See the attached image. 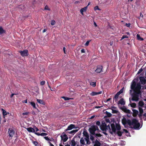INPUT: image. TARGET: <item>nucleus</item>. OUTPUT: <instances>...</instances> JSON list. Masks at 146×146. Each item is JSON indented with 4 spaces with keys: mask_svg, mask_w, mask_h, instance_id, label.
Segmentation results:
<instances>
[{
    "mask_svg": "<svg viewBox=\"0 0 146 146\" xmlns=\"http://www.w3.org/2000/svg\"><path fill=\"white\" fill-rule=\"evenodd\" d=\"M141 87L142 86L139 83L136 84V82L133 80L131 85V88L134 91L135 94H136L138 95L141 94Z\"/></svg>",
    "mask_w": 146,
    "mask_h": 146,
    "instance_id": "nucleus-1",
    "label": "nucleus"
},
{
    "mask_svg": "<svg viewBox=\"0 0 146 146\" xmlns=\"http://www.w3.org/2000/svg\"><path fill=\"white\" fill-rule=\"evenodd\" d=\"M97 131L98 132L100 130L98 127L94 125H91V127L89 129V131L90 133L93 135H94L95 134V131Z\"/></svg>",
    "mask_w": 146,
    "mask_h": 146,
    "instance_id": "nucleus-2",
    "label": "nucleus"
},
{
    "mask_svg": "<svg viewBox=\"0 0 146 146\" xmlns=\"http://www.w3.org/2000/svg\"><path fill=\"white\" fill-rule=\"evenodd\" d=\"M132 97L131 100L133 101H137L139 99V96L136 94H135L134 93L132 95Z\"/></svg>",
    "mask_w": 146,
    "mask_h": 146,
    "instance_id": "nucleus-3",
    "label": "nucleus"
},
{
    "mask_svg": "<svg viewBox=\"0 0 146 146\" xmlns=\"http://www.w3.org/2000/svg\"><path fill=\"white\" fill-rule=\"evenodd\" d=\"M100 127L102 131H106L107 129V125L105 122H102V124L100 125Z\"/></svg>",
    "mask_w": 146,
    "mask_h": 146,
    "instance_id": "nucleus-4",
    "label": "nucleus"
},
{
    "mask_svg": "<svg viewBox=\"0 0 146 146\" xmlns=\"http://www.w3.org/2000/svg\"><path fill=\"white\" fill-rule=\"evenodd\" d=\"M136 119H133L132 121L128 119L127 121V124L129 126L133 125V124L135 123L136 121Z\"/></svg>",
    "mask_w": 146,
    "mask_h": 146,
    "instance_id": "nucleus-5",
    "label": "nucleus"
},
{
    "mask_svg": "<svg viewBox=\"0 0 146 146\" xmlns=\"http://www.w3.org/2000/svg\"><path fill=\"white\" fill-rule=\"evenodd\" d=\"M8 132L9 136L11 137L13 136L15 133L14 131L11 128H9V129Z\"/></svg>",
    "mask_w": 146,
    "mask_h": 146,
    "instance_id": "nucleus-6",
    "label": "nucleus"
},
{
    "mask_svg": "<svg viewBox=\"0 0 146 146\" xmlns=\"http://www.w3.org/2000/svg\"><path fill=\"white\" fill-rule=\"evenodd\" d=\"M136 121L135 123L133 124V127L135 129H139L140 126V124L138 122V121L137 119H136Z\"/></svg>",
    "mask_w": 146,
    "mask_h": 146,
    "instance_id": "nucleus-7",
    "label": "nucleus"
},
{
    "mask_svg": "<svg viewBox=\"0 0 146 146\" xmlns=\"http://www.w3.org/2000/svg\"><path fill=\"white\" fill-rule=\"evenodd\" d=\"M102 66L101 65L98 66L97 67V68L95 70V71L97 73H100L101 71H102Z\"/></svg>",
    "mask_w": 146,
    "mask_h": 146,
    "instance_id": "nucleus-8",
    "label": "nucleus"
},
{
    "mask_svg": "<svg viewBox=\"0 0 146 146\" xmlns=\"http://www.w3.org/2000/svg\"><path fill=\"white\" fill-rule=\"evenodd\" d=\"M28 51L27 50H25L23 51H20V52L21 55L23 56H26L28 55Z\"/></svg>",
    "mask_w": 146,
    "mask_h": 146,
    "instance_id": "nucleus-9",
    "label": "nucleus"
},
{
    "mask_svg": "<svg viewBox=\"0 0 146 146\" xmlns=\"http://www.w3.org/2000/svg\"><path fill=\"white\" fill-rule=\"evenodd\" d=\"M63 134H64L63 136L61 135L60 136V137H61V139L63 140L64 142H65L67 141L68 138L67 137V136L64 132H63Z\"/></svg>",
    "mask_w": 146,
    "mask_h": 146,
    "instance_id": "nucleus-10",
    "label": "nucleus"
},
{
    "mask_svg": "<svg viewBox=\"0 0 146 146\" xmlns=\"http://www.w3.org/2000/svg\"><path fill=\"white\" fill-rule=\"evenodd\" d=\"M139 79L141 84L144 85L146 83V80L143 77H140Z\"/></svg>",
    "mask_w": 146,
    "mask_h": 146,
    "instance_id": "nucleus-11",
    "label": "nucleus"
},
{
    "mask_svg": "<svg viewBox=\"0 0 146 146\" xmlns=\"http://www.w3.org/2000/svg\"><path fill=\"white\" fill-rule=\"evenodd\" d=\"M76 127H75V125L74 124H70L69 125L67 128L65 130V131H66L68 130H70L72 129L73 128H76Z\"/></svg>",
    "mask_w": 146,
    "mask_h": 146,
    "instance_id": "nucleus-12",
    "label": "nucleus"
},
{
    "mask_svg": "<svg viewBox=\"0 0 146 146\" xmlns=\"http://www.w3.org/2000/svg\"><path fill=\"white\" fill-rule=\"evenodd\" d=\"M26 129L29 132L34 133L35 134V133H36L35 132V130L34 129V128L29 127L26 128Z\"/></svg>",
    "mask_w": 146,
    "mask_h": 146,
    "instance_id": "nucleus-13",
    "label": "nucleus"
},
{
    "mask_svg": "<svg viewBox=\"0 0 146 146\" xmlns=\"http://www.w3.org/2000/svg\"><path fill=\"white\" fill-rule=\"evenodd\" d=\"M120 109L123 110L125 113H130V111L129 110L127 109L126 108L121 107Z\"/></svg>",
    "mask_w": 146,
    "mask_h": 146,
    "instance_id": "nucleus-14",
    "label": "nucleus"
},
{
    "mask_svg": "<svg viewBox=\"0 0 146 146\" xmlns=\"http://www.w3.org/2000/svg\"><path fill=\"white\" fill-rule=\"evenodd\" d=\"M132 111H133V116L134 117H136L138 113V111L137 110L135 109L133 110Z\"/></svg>",
    "mask_w": 146,
    "mask_h": 146,
    "instance_id": "nucleus-15",
    "label": "nucleus"
},
{
    "mask_svg": "<svg viewBox=\"0 0 146 146\" xmlns=\"http://www.w3.org/2000/svg\"><path fill=\"white\" fill-rule=\"evenodd\" d=\"M145 105V103L142 101H140L138 103L139 107H143Z\"/></svg>",
    "mask_w": 146,
    "mask_h": 146,
    "instance_id": "nucleus-16",
    "label": "nucleus"
},
{
    "mask_svg": "<svg viewBox=\"0 0 146 146\" xmlns=\"http://www.w3.org/2000/svg\"><path fill=\"white\" fill-rule=\"evenodd\" d=\"M118 105L121 104V105H124L125 104V102L123 98L121 99L118 102Z\"/></svg>",
    "mask_w": 146,
    "mask_h": 146,
    "instance_id": "nucleus-17",
    "label": "nucleus"
},
{
    "mask_svg": "<svg viewBox=\"0 0 146 146\" xmlns=\"http://www.w3.org/2000/svg\"><path fill=\"white\" fill-rule=\"evenodd\" d=\"M111 126L113 132H115L116 131V128L114 124V123L111 124Z\"/></svg>",
    "mask_w": 146,
    "mask_h": 146,
    "instance_id": "nucleus-18",
    "label": "nucleus"
},
{
    "mask_svg": "<svg viewBox=\"0 0 146 146\" xmlns=\"http://www.w3.org/2000/svg\"><path fill=\"white\" fill-rule=\"evenodd\" d=\"M87 8V6L84 7L83 8H82L80 11L81 14L82 15H84L83 12L86 11Z\"/></svg>",
    "mask_w": 146,
    "mask_h": 146,
    "instance_id": "nucleus-19",
    "label": "nucleus"
},
{
    "mask_svg": "<svg viewBox=\"0 0 146 146\" xmlns=\"http://www.w3.org/2000/svg\"><path fill=\"white\" fill-rule=\"evenodd\" d=\"M35 134L38 136L40 135L41 136H46L47 135V133H39L38 132H37L35 133Z\"/></svg>",
    "mask_w": 146,
    "mask_h": 146,
    "instance_id": "nucleus-20",
    "label": "nucleus"
},
{
    "mask_svg": "<svg viewBox=\"0 0 146 146\" xmlns=\"http://www.w3.org/2000/svg\"><path fill=\"white\" fill-rule=\"evenodd\" d=\"M37 102L40 104H41L44 105H45V103L44 102V101L42 100L38 99L37 100Z\"/></svg>",
    "mask_w": 146,
    "mask_h": 146,
    "instance_id": "nucleus-21",
    "label": "nucleus"
},
{
    "mask_svg": "<svg viewBox=\"0 0 146 146\" xmlns=\"http://www.w3.org/2000/svg\"><path fill=\"white\" fill-rule=\"evenodd\" d=\"M101 143L97 139H96L94 146H101Z\"/></svg>",
    "mask_w": 146,
    "mask_h": 146,
    "instance_id": "nucleus-22",
    "label": "nucleus"
},
{
    "mask_svg": "<svg viewBox=\"0 0 146 146\" xmlns=\"http://www.w3.org/2000/svg\"><path fill=\"white\" fill-rule=\"evenodd\" d=\"M127 120L125 117L123 118L122 120V122L124 125H125L127 124Z\"/></svg>",
    "mask_w": 146,
    "mask_h": 146,
    "instance_id": "nucleus-23",
    "label": "nucleus"
},
{
    "mask_svg": "<svg viewBox=\"0 0 146 146\" xmlns=\"http://www.w3.org/2000/svg\"><path fill=\"white\" fill-rule=\"evenodd\" d=\"M83 134L86 138L89 137V136L88 134V133L86 131H84L83 133Z\"/></svg>",
    "mask_w": 146,
    "mask_h": 146,
    "instance_id": "nucleus-24",
    "label": "nucleus"
},
{
    "mask_svg": "<svg viewBox=\"0 0 146 146\" xmlns=\"http://www.w3.org/2000/svg\"><path fill=\"white\" fill-rule=\"evenodd\" d=\"M2 111L3 114V115L4 118H5V116L7 114V112L4 109H2Z\"/></svg>",
    "mask_w": 146,
    "mask_h": 146,
    "instance_id": "nucleus-25",
    "label": "nucleus"
},
{
    "mask_svg": "<svg viewBox=\"0 0 146 146\" xmlns=\"http://www.w3.org/2000/svg\"><path fill=\"white\" fill-rule=\"evenodd\" d=\"M137 39L138 40H140L141 41H143L144 40L143 38L140 37L139 35L138 34L137 35Z\"/></svg>",
    "mask_w": 146,
    "mask_h": 146,
    "instance_id": "nucleus-26",
    "label": "nucleus"
},
{
    "mask_svg": "<svg viewBox=\"0 0 146 146\" xmlns=\"http://www.w3.org/2000/svg\"><path fill=\"white\" fill-rule=\"evenodd\" d=\"M78 130V129L70 131L68 132V133L70 134H74L77 132Z\"/></svg>",
    "mask_w": 146,
    "mask_h": 146,
    "instance_id": "nucleus-27",
    "label": "nucleus"
},
{
    "mask_svg": "<svg viewBox=\"0 0 146 146\" xmlns=\"http://www.w3.org/2000/svg\"><path fill=\"white\" fill-rule=\"evenodd\" d=\"M85 140L86 141V144L88 145H90V144L91 142L89 140V137H87L86 138H85Z\"/></svg>",
    "mask_w": 146,
    "mask_h": 146,
    "instance_id": "nucleus-28",
    "label": "nucleus"
},
{
    "mask_svg": "<svg viewBox=\"0 0 146 146\" xmlns=\"http://www.w3.org/2000/svg\"><path fill=\"white\" fill-rule=\"evenodd\" d=\"M116 128L117 130H119L121 129V126L120 125L116 124Z\"/></svg>",
    "mask_w": 146,
    "mask_h": 146,
    "instance_id": "nucleus-29",
    "label": "nucleus"
},
{
    "mask_svg": "<svg viewBox=\"0 0 146 146\" xmlns=\"http://www.w3.org/2000/svg\"><path fill=\"white\" fill-rule=\"evenodd\" d=\"M119 95L117 93L115 95L114 98L115 100V101L116 102L117 100V99L118 98V96Z\"/></svg>",
    "mask_w": 146,
    "mask_h": 146,
    "instance_id": "nucleus-30",
    "label": "nucleus"
},
{
    "mask_svg": "<svg viewBox=\"0 0 146 146\" xmlns=\"http://www.w3.org/2000/svg\"><path fill=\"white\" fill-rule=\"evenodd\" d=\"M71 145L72 146H75L76 144L75 141L74 140H72L71 141Z\"/></svg>",
    "mask_w": 146,
    "mask_h": 146,
    "instance_id": "nucleus-31",
    "label": "nucleus"
},
{
    "mask_svg": "<svg viewBox=\"0 0 146 146\" xmlns=\"http://www.w3.org/2000/svg\"><path fill=\"white\" fill-rule=\"evenodd\" d=\"M112 111V113H118L119 112V111L118 110H114L113 109H111Z\"/></svg>",
    "mask_w": 146,
    "mask_h": 146,
    "instance_id": "nucleus-32",
    "label": "nucleus"
},
{
    "mask_svg": "<svg viewBox=\"0 0 146 146\" xmlns=\"http://www.w3.org/2000/svg\"><path fill=\"white\" fill-rule=\"evenodd\" d=\"M5 31L3 30L1 27H0V34H1L5 33Z\"/></svg>",
    "mask_w": 146,
    "mask_h": 146,
    "instance_id": "nucleus-33",
    "label": "nucleus"
},
{
    "mask_svg": "<svg viewBox=\"0 0 146 146\" xmlns=\"http://www.w3.org/2000/svg\"><path fill=\"white\" fill-rule=\"evenodd\" d=\"M30 103L31 105L33 106V107L35 109H36V105L35 103L33 102H31Z\"/></svg>",
    "mask_w": 146,
    "mask_h": 146,
    "instance_id": "nucleus-34",
    "label": "nucleus"
},
{
    "mask_svg": "<svg viewBox=\"0 0 146 146\" xmlns=\"http://www.w3.org/2000/svg\"><path fill=\"white\" fill-rule=\"evenodd\" d=\"M80 143L82 145L85 144V142H84V139H83V138H81L80 140Z\"/></svg>",
    "mask_w": 146,
    "mask_h": 146,
    "instance_id": "nucleus-35",
    "label": "nucleus"
},
{
    "mask_svg": "<svg viewBox=\"0 0 146 146\" xmlns=\"http://www.w3.org/2000/svg\"><path fill=\"white\" fill-rule=\"evenodd\" d=\"M106 112L108 117H110L111 116L112 114L110 113L109 112L107 111H106Z\"/></svg>",
    "mask_w": 146,
    "mask_h": 146,
    "instance_id": "nucleus-36",
    "label": "nucleus"
},
{
    "mask_svg": "<svg viewBox=\"0 0 146 146\" xmlns=\"http://www.w3.org/2000/svg\"><path fill=\"white\" fill-rule=\"evenodd\" d=\"M139 109L140 113H143V110L140 107H139Z\"/></svg>",
    "mask_w": 146,
    "mask_h": 146,
    "instance_id": "nucleus-37",
    "label": "nucleus"
},
{
    "mask_svg": "<svg viewBox=\"0 0 146 146\" xmlns=\"http://www.w3.org/2000/svg\"><path fill=\"white\" fill-rule=\"evenodd\" d=\"M96 82H91L90 83V84L93 87H94L96 86Z\"/></svg>",
    "mask_w": 146,
    "mask_h": 146,
    "instance_id": "nucleus-38",
    "label": "nucleus"
},
{
    "mask_svg": "<svg viewBox=\"0 0 146 146\" xmlns=\"http://www.w3.org/2000/svg\"><path fill=\"white\" fill-rule=\"evenodd\" d=\"M62 98L63 99H64V100H70V99H72L71 98H68V97H64V96H63V97H62Z\"/></svg>",
    "mask_w": 146,
    "mask_h": 146,
    "instance_id": "nucleus-39",
    "label": "nucleus"
},
{
    "mask_svg": "<svg viewBox=\"0 0 146 146\" xmlns=\"http://www.w3.org/2000/svg\"><path fill=\"white\" fill-rule=\"evenodd\" d=\"M90 95L92 96H94L96 95H98L97 92H92V93L90 94Z\"/></svg>",
    "mask_w": 146,
    "mask_h": 146,
    "instance_id": "nucleus-40",
    "label": "nucleus"
},
{
    "mask_svg": "<svg viewBox=\"0 0 146 146\" xmlns=\"http://www.w3.org/2000/svg\"><path fill=\"white\" fill-rule=\"evenodd\" d=\"M123 88H122L119 91L117 92L119 95L123 92Z\"/></svg>",
    "mask_w": 146,
    "mask_h": 146,
    "instance_id": "nucleus-41",
    "label": "nucleus"
},
{
    "mask_svg": "<svg viewBox=\"0 0 146 146\" xmlns=\"http://www.w3.org/2000/svg\"><path fill=\"white\" fill-rule=\"evenodd\" d=\"M130 106L131 107L133 108H135L136 106V104L135 103H132L131 104Z\"/></svg>",
    "mask_w": 146,
    "mask_h": 146,
    "instance_id": "nucleus-42",
    "label": "nucleus"
},
{
    "mask_svg": "<svg viewBox=\"0 0 146 146\" xmlns=\"http://www.w3.org/2000/svg\"><path fill=\"white\" fill-rule=\"evenodd\" d=\"M33 143L35 146H38V143L37 141H33Z\"/></svg>",
    "mask_w": 146,
    "mask_h": 146,
    "instance_id": "nucleus-43",
    "label": "nucleus"
},
{
    "mask_svg": "<svg viewBox=\"0 0 146 146\" xmlns=\"http://www.w3.org/2000/svg\"><path fill=\"white\" fill-rule=\"evenodd\" d=\"M117 134L118 136H121V135H122V133H123V132H121L120 131H117Z\"/></svg>",
    "mask_w": 146,
    "mask_h": 146,
    "instance_id": "nucleus-44",
    "label": "nucleus"
},
{
    "mask_svg": "<svg viewBox=\"0 0 146 146\" xmlns=\"http://www.w3.org/2000/svg\"><path fill=\"white\" fill-rule=\"evenodd\" d=\"M94 135L96 137H100L102 136V135L100 133H95Z\"/></svg>",
    "mask_w": 146,
    "mask_h": 146,
    "instance_id": "nucleus-45",
    "label": "nucleus"
},
{
    "mask_svg": "<svg viewBox=\"0 0 146 146\" xmlns=\"http://www.w3.org/2000/svg\"><path fill=\"white\" fill-rule=\"evenodd\" d=\"M128 36H127L126 35H123L122 37H121V40H122V39L125 38H128Z\"/></svg>",
    "mask_w": 146,
    "mask_h": 146,
    "instance_id": "nucleus-46",
    "label": "nucleus"
},
{
    "mask_svg": "<svg viewBox=\"0 0 146 146\" xmlns=\"http://www.w3.org/2000/svg\"><path fill=\"white\" fill-rule=\"evenodd\" d=\"M44 10L48 11H50V9L49 8L48 6L47 5H46V6H45V7L44 8Z\"/></svg>",
    "mask_w": 146,
    "mask_h": 146,
    "instance_id": "nucleus-47",
    "label": "nucleus"
},
{
    "mask_svg": "<svg viewBox=\"0 0 146 146\" xmlns=\"http://www.w3.org/2000/svg\"><path fill=\"white\" fill-rule=\"evenodd\" d=\"M90 139L93 141V143H94V138L93 136L90 135Z\"/></svg>",
    "mask_w": 146,
    "mask_h": 146,
    "instance_id": "nucleus-48",
    "label": "nucleus"
},
{
    "mask_svg": "<svg viewBox=\"0 0 146 146\" xmlns=\"http://www.w3.org/2000/svg\"><path fill=\"white\" fill-rule=\"evenodd\" d=\"M34 129L35 130V132H37V131H39L38 129L35 126L34 127Z\"/></svg>",
    "mask_w": 146,
    "mask_h": 146,
    "instance_id": "nucleus-49",
    "label": "nucleus"
},
{
    "mask_svg": "<svg viewBox=\"0 0 146 146\" xmlns=\"http://www.w3.org/2000/svg\"><path fill=\"white\" fill-rule=\"evenodd\" d=\"M55 24V21L54 20H52L51 22V25H54Z\"/></svg>",
    "mask_w": 146,
    "mask_h": 146,
    "instance_id": "nucleus-50",
    "label": "nucleus"
},
{
    "mask_svg": "<svg viewBox=\"0 0 146 146\" xmlns=\"http://www.w3.org/2000/svg\"><path fill=\"white\" fill-rule=\"evenodd\" d=\"M45 81H42L40 82V84L41 85L43 86L45 84Z\"/></svg>",
    "mask_w": 146,
    "mask_h": 146,
    "instance_id": "nucleus-51",
    "label": "nucleus"
},
{
    "mask_svg": "<svg viewBox=\"0 0 146 146\" xmlns=\"http://www.w3.org/2000/svg\"><path fill=\"white\" fill-rule=\"evenodd\" d=\"M94 10L96 11V10H99L100 9L98 7V6H96L94 8Z\"/></svg>",
    "mask_w": 146,
    "mask_h": 146,
    "instance_id": "nucleus-52",
    "label": "nucleus"
},
{
    "mask_svg": "<svg viewBox=\"0 0 146 146\" xmlns=\"http://www.w3.org/2000/svg\"><path fill=\"white\" fill-rule=\"evenodd\" d=\"M90 41V40L87 41L86 42V43L84 45L86 46H88Z\"/></svg>",
    "mask_w": 146,
    "mask_h": 146,
    "instance_id": "nucleus-53",
    "label": "nucleus"
},
{
    "mask_svg": "<svg viewBox=\"0 0 146 146\" xmlns=\"http://www.w3.org/2000/svg\"><path fill=\"white\" fill-rule=\"evenodd\" d=\"M143 71V70L142 69V68H140L139 70L138 71V72H137V74H140L141 72Z\"/></svg>",
    "mask_w": 146,
    "mask_h": 146,
    "instance_id": "nucleus-54",
    "label": "nucleus"
},
{
    "mask_svg": "<svg viewBox=\"0 0 146 146\" xmlns=\"http://www.w3.org/2000/svg\"><path fill=\"white\" fill-rule=\"evenodd\" d=\"M96 124L98 126L100 125V122L99 121H98L96 122Z\"/></svg>",
    "mask_w": 146,
    "mask_h": 146,
    "instance_id": "nucleus-55",
    "label": "nucleus"
},
{
    "mask_svg": "<svg viewBox=\"0 0 146 146\" xmlns=\"http://www.w3.org/2000/svg\"><path fill=\"white\" fill-rule=\"evenodd\" d=\"M44 138L46 140L49 141L50 140L47 137H46V136L44 137Z\"/></svg>",
    "mask_w": 146,
    "mask_h": 146,
    "instance_id": "nucleus-56",
    "label": "nucleus"
},
{
    "mask_svg": "<svg viewBox=\"0 0 146 146\" xmlns=\"http://www.w3.org/2000/svg\"><path fill=\"white\" fill-rule=\"evenodd\" d=\"M126 25L127 27H129L131 25V24L130 23H126Z\"/></svg>",
    "mask_w": 146,
    "mask_h": 146,
    "instance_id": "nucleus-57",
    "label": "nucleus"
},
{
    "mask_svg": "<svg viewBox=\"0 0 146 146\" xmlns=\"http://www.w3.org/2000/svg\"><path fill=\"white\" fill-rule=\"evenodd\" d=\"M28 113V112H26L23 113L22 115H27Z\"/></svg>",
    "mask_w": 146,
    "mask_h": 146,
    "instance_id": "nucleus-58",
    "label": "nucleus"
},
{
    "mask_svg": "<svg viewBox=\"0 0 146 146\" xmlns=\"http://www.w3.org/2000/svg\"><path fill=\"white\" fill-rule=\"evenodd\" d=\"M107 129H109L110 130V128L109 124L107 126Z\"/></svg>",
    "mask_w": 146,
    "mask_h": 146,
    "instance_id": "nucleus-59",
    "label": "nucleus"
},
{
    "mask_svg": "<svg viewBox=\"0 0 146 146\" xmlns=\"http://www.w3.org/2000/svg\"><path fill=\"white\" fill-rule=\"evenodd\" d=\"M81 52L82 53H84L85 52V50L84 49H82L81 50Z\"/></svg>",
    "mask_w": 146,
    "mask_h": 146,
    "instance_id": "nucleus-60",
    "label": "nucleus"
},
{
    "mask_svg": "<svg viewBox=\"0 0 146 146\" xmlns=\"http://www.w3.org/2000/svg\"><path fill=\"white\" fill-rule=\"evenodd\" d=\"M123 130L126 133H127L128 132V131L126 129H123Z\"/></svg>",
    "mask_w": 146,
    "mask_h": 146,
    "instance_id": "nucleus-61",
    "label": "nucleus"
},
{
    "mask_svg": "<svg viewBox=\"0 0 146 146\" xmlns=\"http://www.w3.org/2000/svg\"><path fill=\"white\" fill-rule=\"evenodd\" d=\"M65 50H66V48L65 47H64L63 48V50L64 52V53H66L65 52Z\"/></svg>",
    "mask_w": 146,
    "mask_h": 146,
    "instance_id": "nucleus-62",
    "label": "nucleus"
},
{
    "mask_svg": "<svg viewBox=\"0 0 146 146\" xmlns=\"http://www.w3.org/2000/svg\"><path fill=\"white\" fill-rule=\"evenodd\" d=\"M49 143L50 144V146H54V145L52 144L50 142H49Z\"/></svg>",
    "mask_w": 146,
    "mask_h": 146,
    "instance_id": "nucleus-63",
    "label": "nucleus"
},
{
    "mask_svg": "<svg viewBox=\"0 0 146 146\" xmlns=\"http://www.w3.org/2000/svg\"><path fill=\"white\" fill-rule=\"evenodd\" d=\"M106 122L108 123V122H109V123H110V120H109V119H106Z\"/></svg>",
    "mask_w": 146,
    "mask_h": 146,
    "instance_id": "nucleus-64",
    "label": "nucleus"
}]
</instances>
